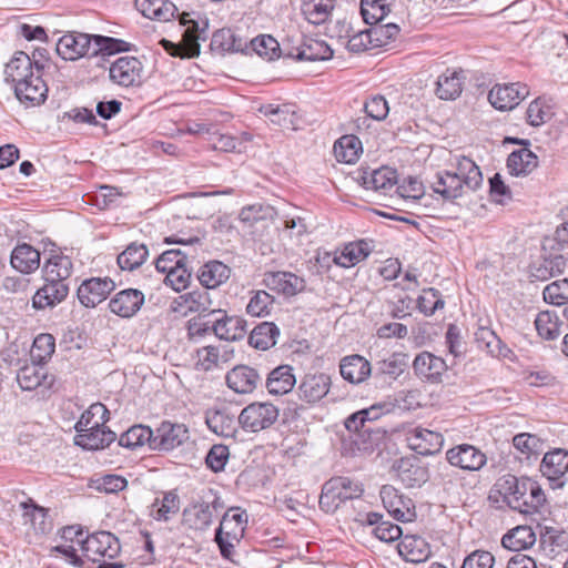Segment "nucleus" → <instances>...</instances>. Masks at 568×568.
<instances>
[{
    "instance_id": "31",
    "label": "nucleus",
    "mask_w": 568,
    "mask_h": 568,
    "mask_svg": "<svg viewBox=\"0 0 568 568\" xmlns=\"http://www.w3.org/2000/svg\"><path fill=\"white\" fill-rule=\"evenodd\" d=\"M545 501L544 490L536 481L529 479L527 489L521 498L513 500V509L524 515H532L539 510Z\"/></svg>"
},
{
    "instance_id": "33",
    "label": "nucleus",
    "mask_w": 568,
    "mask_h": 568,
    "mask_svg": "<svg viewBox=\"0 0 568 568\" xmlns=\"http://www.w3.org/2000/svg\"><path fill=\"white\" fill-rule=\"evenodd\" d=\"M396 182V171L389 168L374 170L371 173L365 172L362 176V183L365 189L384 195L395 187Z\"/></svg>"
},
{
    "instance_id": "40",
    "label": "nucleus",
    "mask_w": 568,
    "mask_h": 568,
    "mask_svg": "<svg viewBox=\"0 0 568 568\" xmlns=\"http://www.w3.org/2000/svg\"><path fill=\"white\" fill-rule=\"evenodd\" d=\"M260 112L270 121L283 129H295V110L288 103L284 104H265L260 108Z\"/></svg>"
},
{
    "instance_id": "14",
    "label": "nucleus",
    "mask_w": 568,
    "mask_h": 568,
    "mask_svg": "<svg viewBox=\"0 0 568 568\" xmlns=\"http://www.w3.org/2000/svg\"><path fill=\"white\" fill-rule=\"evenodd\" d=\"M115 288V283L109 277H92L82 282L78 287V298L85 307H95L103 302Z\"/></svg>"
},
{
    "instance_id": "5",
    "label": "nucleus",
    "mask_w": 568,
    "mask_h": 568,
    "mask_svg": "<svg viewBox=\"0 0 568 568\" xmlns=\"http://www.w3.org/2000/svg\"><path fill=\"white\" fill-rule=\"evenodd\" d=\"M190 13L182 12L180 16V22L183 26H187L183 32L182 40L179 43L171 42L166 39L161 40V44L164 50L173 57L195 58L200 54L199 43V24L196 21L189 19Z\"/></svg>"
},
{
    "instance_id": "22",
    "label": "nucleus",
    "mask_w": 568,
    "mask_h": 568,
    "mask_svg": "<svg viewBox=\"0 0 568 568\" xmlns=\"http://www.w3.org/2000/svg\"><path fill=\"white\" fill-rule=\"evenodd\" d=\"M331 387V377L324 373L306 374L301 381L297 392L302 400L315 404L324 398Z\"/></svg>"
},
{
    "instance_id": "16",
    "label": "nucleus",
    "mask_w": 568,
    "mask_h": 568,
    "mask_svg": "<svg viewBox=\"0 0 568 568\" xmlns=\"http://www.w3.org/2000/svg\"><path fill=\"white\" fill-rule=\"evenodd\" d=\"M226 385L237 394H252L262 383L258 372L247 365H237L226 373Z\"/></svg>"
},
{
    "instance_id": "57",
    "label": "nucleus",
    "mask_w": 568,
    "mask_h": 568,
    "mask_svg": "<svg viewBox=\"0 0 568 568\" xmlns=\"http://www.w3.org/2000/svg\"><path fill=\"white\" fill-rule=\"evenodd\" d=\"M274 304V297L266 291L260 290L254 292L248 304L246 305V313L251 316L263 317L271 313Z\"/></svg>"
},
{
    "instance_id": "63",
    "label": "nucleus",
    "mask_w": 568,
    "mask_h": 568,
    "mask_svg": "<svg viewBox=\"0 0 568 568\" xmlns=\"http://www.w3.org/2000/svg\"><path fill=\"white\" fill-rule=\"evenodd\" d=\"M475 341L478 344V347L485 349L487 353L494 356L500 355L501 341L490 328L485 326L478 327L475 332Z\"/></svg>"
},
{
    "instance_id": "12",
    "label": "nucleus",
    "mask_w": 568,
    "mask_h": 568,
    "mask_svg": "<svg viewBox=\"0 0 568 568\" xmlns=\"http://www.w3.org/2000/svg\"><path fill=\"white\" fill-rule=\"evenodd\" d=\"M540 471L551 483L552 488L564 487L568 473V450L556 448L546 453L540 463Z\"/></svg>"
},
{
    "instance_id": "58",
    "label": "nucleus",
    "mask_w": 568,
    "mask_h": 568,
    "mask_svg": "<svg viewBox=\"0 0 568 568\" xmlns=\"http://www.w3.org/2000/svg\"><path fill=\"white\" fill-rule=\"evenodd\" d=\"M209 428L221 436H230L233 433V419L221 410H210L205 417Z\"/></svg>"
},
{
    "instance_id": "1",
    "label": "nucleus",
    "mask_w": 568,
    "mask_h": 568,
    "mask_svg": "<svg viewBox=\"0 0 568 568\" xmlns=\"http://www.w3.org/2000/svg\"><path fill=\"white\" fill-rule=\"evenodd\" d=\"M483 184V175L476 163L467 156L456 158L455 171L437 173L432 183L433 191L445 201H454Z\"/></svg>"
},
{
    "instance_id": "47",
    "label": "nucleus",
    "mask_w": 568,
    "mask_h": 568,
    "mask_svg": "<svg viewBox=\"0 0 568 568\" xmlns=\"http://www.w3.org/2000/svg\"><path fill=\"white\" fill-rule=\"evenodd\" d=\"M361 151V141L353 134L343 135L334 144V155L338 162L354 163Z\"/></svg>"
},
{
    "instance_id": "30",
    "label": "nucleus",
    "mask_w": 568,
    "mask_h": 568,
    "mask_svg": "<svg viewBox=\"0 0 568 568\" xmlns=\"http://www.w3.org/2000/svg\"><path fill=\"white\" fill-rule=\"evenodd\" d=\"M73 271L71 258L63 254H51L45 261L42 273L43 278L58 281L70 285V277Z\"/></svg>"
},
{
    "instance_id": "24",
    "label": "nucleus",
    "mask_w": 568,
    "mask_h": 568,
    "mask_svg": "<svg viewBox=\"0 0 568 568\" xmlns=\"http://www.w3.org/2000/svg\"><path fill=\"white\" fill-rule=\"evenodd\" d=\"M42 68L43 65L38 61L33 62L26 52L18 51L6 65V80L12 82L16 87L23 81V73L29 72V78L37 77V74H41Z\"/></svg>"
},
{
    "instance_id": "3",
    "label": "nucleus",
    "mask_w": 568,
    "mask_h": 568,
    "mask_svg": "<svg viewBox=\"0 0 568 568\" xmlns=\"http://www.w3.org/2000/svg\"><path fill=\"white\" fill-rule=\"evenodd\" d=\"M222 508L223 501L210 489L200 497L199 501L184 510V520L192 529L205 530L211 526L214 513Z\"/></svg>"
},
{
    "instance_id": "23",
    "label": "nucleus",
    "mask_w": 568,
    "mask_h": 568,
    "mask_svg": "<svg viewBox=\"0 0 568 568\" xmlns=\"http://www.w3.org/2000/svg\"><path fill=\"white\" fill-rule=\"evenodd\" d=\"M144 303V294L135 288H126L116 293L109 303L112 313L129 318L135 315Z\"/></svg>"
},
{
    "instance_id": "60",
    "label": "nucleus",
    "mask_w": 568,
    "mask_h": 568,
    "mask_svg": "<svg viewBox=\"0 0 568 568\" xmlns=\"http://www.w3.org/2000/svg\"><path fill=\"white\" fill-rule=\"evenodd\" d=\"M189 264L190 262H185L164 273L166 284L176 292L185 290L190 283L192 270Z\"/></svg>"
},
{
    "instance_id": "15",
    "label": "nucleus",
    "mask_w": 568,
    "mask_h": 568,
    "mask_svg": "<svg viewBox=\"0 0 568 568\" xmlns=\"http://www.w3.org/2000/svg\"><path fill=\"white\" fill-rule=\"evenodd\" d=\"M448 366L446 362L429 352H422L413 362V369L415 375L428 383L437 384L443 379Z\"/></svg>"
},
{
    "instance_id": "4",
    "label": "nucleus",
    "mask_w": 568,
    "mask_h": 568,
    "mask_svg": "<svg viewBox=\"0 0 568 568\" xmlns=\"http://www.w3.org/2000/svg\"><path fill=\"white\" fill-rule=\"evenodd\" d=\"M278 408L268 402H254L245 406L239 415V424L245 432L258 433L275 424Z\"/></svg>"
},
{
    "instance_id": "56",
    "label": "nucleus",
    "mask_w": 568,
    "mask_h": 568,
    "mask_svg": "<svg viewBox=\"0 0 568 568\" xmlns=\"http://www.w3.org/2000/svg\"><path fill=\"white\" fill-rule=\"evenodd\" d=\"M406 365V355L394 353L378 361L375 365V369L379 375L396 378L404 372Z\"/></svg>"
},
{
    "instance_id": "11",
    "label": "nucleus",
    "mask_w": 568,
    "mask_h": 568,
    "mask_svg": "<svg viewBox=\"0 0 568 568\" xmlns=\"http://www.w3.org/2000/svg\"><path fill=\"white\" fill-rule=\"evenodd\" d=\"M142 62L135 57H121L109 69L110 80L121 87L128 88L141 83Z\"/></svg>"
},
{
    "instance_id": "32",
    "label": "nucleus",
    "mask_w": 568,
    "mask_h": 568,
    "mask_svg": "<svg viewBox=\"0 0 568 568\" xmlns=\"http://www.w3.org/2000/svg\"><path fill=\"white\" fill-rule=\"evenodd\" d=\"M528 478H517L507 474L501 476L495 484V491L498 493L503 501L513 509V500L521 498L527 489Z\"/></svg>"
},
{
    "instance_id": "36",
    "label": "nucleus",
    "mask_w": 568,
    "mask_h": 568,
    "mask_svg": "<svg viewBox=\"0 0 568 568\" xmlns=\"http://www.w3.org/2000/svg\"><path fill=\"white\" fill-rule=\"evenodd\" d=\"M230 275L231 270L227 265L220 261H210L200 268L197 277L206 288H216L225 283Z\"/></svg>"
},
{
    "instance_id": "45",
    "label": "nucleus",
    "mask_w": 568,
    "mask_h": 568,
    "mask_svg": "<svg viewBox=\"0 0 568 568\" xmlns=\"http://www.w3.org/2000/svg\"><path fill=\"white\" fill-rule=\"evenodd\" d=\"M278 335L280 329L274 323L263 322L251 332L248 343L256 349L266 351L276 344Z\"/></svg>"
},
{
    "instance_id": "50",
    "label": "nucleus",
    "mask_w": 568,
    "mask_h": 568,
    "mask_svg": "<svg viewBox=\"0 0 568 568\" xmlns=\"http://www.w3.org/2000/svg\"><path fill=\"white\" fill-rule=\"evenodd\" d=\"M109 419V410L101 403L92 404L85 412L82 413L80 419L77 422L74 428H97L103 426Z\"/></svg>"
},
{
    "instance_id": "42",
    "label": "nucleus",
    "mask_w": 568,
    "mask_h": 568,
    "mask_svg": "<svg viewBox=\"0 0 568 568\" xmlns=\"http://www.w3.org/2000/svg\"><path fill=\"white\" fill-rule=\"evenodd\" d=\"M397 548L399 555L409 562H422L429 556V549L425 540L415 536H405Z\"/></svg>"
},
{
    "instance_id": "10",
    "label": "nucleus",
    "mask_w": 568,
    "mask_h": 568,
    "mask_svg": "<svg viewBox=\"0 0 568 568\" xmlns=\"http://www.w3.org/2000/svg\"><path fill=\"white\" fill-rule=\"evenodd\" d=\"M528 94V87L520 82L496 84L489 91L488 100L496 110L507 111L517 106Z\"/></svg>"
},
{
    "instance_id": "8",
    "label": "nucleus",
    "mask_w": 568,
    "mask_h": 568,
    "mask_svg": "<svg viewBox=\"0 0 568 568\" xmlns=\"http://www.w3.org/2000/svg\"><path fill=\"white\" fill-rule=\"evenodd\" d=\"M189 438L190 434L185 425L163 422L153 432L151 449L170 452L184 445Z\"/></svg>"
},
{
    "instance_id": "39",
    "label": "nucleus",
    "mask_w": 568,
    "mask_h": 568,
    "mask_svg": "<svg viewBox=\"0 0 568 568\" xmlns=\"http://www.w3.org/2000/svg\"><path fill=\"white\" fill-rule=\"evenodd\" d=\"M536 542V534L529 526H517L501 538L503 547L520 551L530 548Z\"/></svg>"
},
{
    "instance_id": "41",
    "label": "nucleus",
    "mask_w": 568,
    "mask_h": 568,
    "mask_svg": "<svg viewBox=\"0 0 568 568\" xmlns=\"http://www.w3.org/2000/svg\"><path fill=\"white\" fill-rule=\"evenodd\" d=\"M537 165V155L527 148L513 151L507 159V168L516 176L529 174Z\"/></svg>"
},
{
    "instance_id": "28",
    "label": "nucleus",
    "mask_w": 568,
    "mask_h": 568,
    "mask_svg": "<svg viewBox=\"0 0 568 568\" xmlns=\"http://www.w3.org/2000/svg\"><path fill=\"white\" fill-rule=\"evenodd\" d=\"M135 8L148 19L168 22L178 13V7L169 0H135Z\"/></svg>"
},
{
    "instance_id": "55",
    "label": "nucleus",
    "mask_w": 568,
    "mask_h": 568,
    "mask_svg": "<svg viewBox=\"0 0 568 568\" xmlns=\"http://www.w3.org/2000/svg\"><path fill=\"white\" fill-rule=\"evenodd\" d=\"M128 50V43L123 40L93 34L92 57L111 55Z\"/></svg>"
},
{
    "instance_id": "64",
    "label": "nucleus",
    "mask_w": 568,
    "mask_h": 568,
    "mask_svg": "<svg viewBox=\"0 0 568 568\" xmlns=\"http://www.w3.org/2000/svg\"><path fill=\"white\" fill-rule=\"evenodd\" d=\"M371 28L374 37L375 47H386L393 42L399 34V27L395 23H373Z\"/></svg>"
},
{
    "instance_id": "52",
    "label": "nucleus",
    "mask_w": 568,
    "mask_h": 568,
    "mask_svg": "<svg viewBox=\"0 0 568 568\" xmlns=\"http://www.w3.org/2000/svg\"><path fill=\"white\" fill-rule=\"evenodd\" d=\"M55 349V339L51 334H39L32 344L30 356L37 364L47 363Z\"/></svg>"
},
{
    "instance_id": "7",
    "label": "nucleus",
    "mask_w": 568,
    "mask_h": 568,
    "mask_svg": "<svg viewBox=\"0 0 568 568\" xmlns=\"http://www.w3.org/2000/svg\"><path fill=\"white\" fill-rule=\"evenodd\" d=\"M381 499L390 516L403 523L413 521L416 517L413 500L399 493L390 485H384L381 489Z\"/></svg>"
},
{
    "instance_id": "35",
    "label": "nucleus",
    "mask_w": 568,
    "mask_h": 568,
    "mask_svg": "<svg viewBox=\"0 0 568 568\" xmlns=\"http://www.w3.org/2000/svg\"><path fill=\"white\" fill-rule=\"evenodd\" d=\"M295 383L293 368L290 365H281L268 374L266 388L270 394L284 395L293 389Z\"/></svg>"
},
{
    "instance_id": "49",
    "label": "nucleus",
    "mask_w": 568,
    "mask_h": 568,
    "mask_svg": "<svg viewBox=\"0 0 568 568\" xmlns=\"http://www.w3.org/2000/svg\"><path fill=\"white\" fill-rule=\"evenodd\" d=\"M153 439V430L143 425H134L125 433L121 434L119 445L126 448H135L149 444L151 447Z\"/></svg>"
},
{
    "instance_id": "34",
    "label": "nucleus",
    "mask_w": 568,
    "mask_h": 568,
    "mask_svg": "<svg viewBox=\"0 0 568 568\" xmlns=\"http://www.w3.org/2000/svg\"><path fill=\"white\" fill-rule=\"evenodd\" d=\"M10 262L12 267L17 271L29 274L38 270L40 265V253L30 244H19L12 251Z\"/></svg>"
},
{
    "instance_id": "46",
    "label": "nucleus",
    "mask_w": 568,
    "mask_h": 568,
    "mask_svg": "<svg viewBox=\"0 0 568 568\" xmlns=\"http://www.w3.org/2000/svg\"><path fill=\"white\" fill-rule=\"evenodd\" d=\"M148 247L138 242H133L118 255L116 262L121 270L133 271L140 267L148 258Z\"/></svg>"
},
{
    "instance_id": "25",
    "label": "nucleus",
    "mask_w": 568,
    "mask_h": 568,
    "mask_svg": "<svg viewBox=\"0 0 568 568\" xmlns=\"http://www.w3.org/2000/svg\"><path fill=\"white\" fill-rule=\"evenodd\" d=\"M115 438V433L105 427L104 424L92 429H77L74 444L87 450H98L108 447Z\"/></svg>"
},
{
    "instance_id": "27",
    "label": "nucleus",
    "mask_w": 568,
    "mask_h": 568,
    "mask_svg": "<svg viewBox=\"0 0 568 568\" xmlns=\"http://www.w3.org/2000/svg\"><path fill=\"white\" fill-rule=\"evenodd\" d=\"M372 252V245L365 240L351 242L344 245L341 252H335L333 263L341 267H352L364 261Z\"/></svg>"
},
{
    "instance_id": "13",
    "label": "nucleus",
    "mask_w": 568,
    "mask_h": 568,
    "mask_svg": "<svg viewBox=\"0 0 568 568\" xmlns=\"http://www.w3.org/2000/svg\"><path fill=\"white\" fill-rule=\"evenodd\" d=\"M446 459L450 466L469 471L481 469L487 462L486 455L469 444H460L448 449Z\"/></svg>"
},
{
    "instance_id": "20",
    "label": "nucleus",
    "mask_w": 568,
    "mask_h": 568,
    "mask_svg": "<svg viewBox=\"0 0 568 568\" xmlns=\"http://www.w3.org/2000/svg\"><path fill=\"white\" fill-rule=\"evenodd\" d=\"M220 314L212 325V332L220 339L241 341L246 335V321L240 316L227 315L225 311L217 310Z\"/></svg>"
},
{
    "instance_id": "29",
    "label": "nucleus",
    "mask_w": 568,
    "mask_h": 568,
    "mask_svg": "<svg viewBox=\"0 0 568 568\" xmlns=\"http://www.w3.org/2000/svg\"><path fill=\"white\" fill-rule=\"evenodd\" d=\"M339 372L344 379L353 384H359L371 375L372 366L366 358L355 354L341 361Z\"/></svg>"
},
{
    "instance_id": "38",
    "label": "nucleus",
    "mask_w": 568,
    "mask_h": 568,
    "mask_svg": "<svg viewBox=\"0 0 568 568\" xmlns=\"http://www.w3.org/2000/svg\"><path fill=\"white\" fill-rule=\"evenodd\" d=\"M48 376L42 364L32 362L18 371L17 382L23 390H33L39 386H50L51 381L47 382Z\"/></svg>"
},
{
    "instance_id": "43",
    "label": "nucleus",
    "mask_w": 568,
    "mask_h": 568,
    "mask_svg": "<svg viewBox=\"0 0 568 568\" xmlns=\"http://www.w3.org/2000/svg\"><path fill=\"white\" fill-rule=\"evenodd\" d=\"M545 251L548 252V254L544 256L541 264L536 268V273L534 274L540 280L561 274L567 265L566 256H568V252L558 251L557 245L556 251Z\"/></svg>"
},
{
    "instance_id": "37",
    "label": "nucleus",
    "mask_w": 568,
    "mask_h": 568,
    "mask_svg": "<svg viewBox=\"0 0 568 568\" xmlns=\"http://www.w3.org/2000/svg\"><path fill=\"white\" fill-rule=\"evenodd\" d=\"M463 72L447 69L436 82V93L442 100H454L463 91Z\"/></svg>"
},
{
    "instance_id": "21",
    "label": "nucleus",
    "mask_w": 568,
    "mask_h": 568,
    "mask_svg": "<svg viewBox=\"0 0 568 568\" xmlns=\"http://www.w3.org/2000/svg\"><path fill=\"white\" fill-rule=\"evenodd\" d=\"M408 446L420 455L438 453L444 444V437L437 432L415 427L407 433Z\"/></svg>"
},
{
    "instance_id": "62",
    "label": "nucleus",
    "mask_w": 568,
    "mask_h": 568,
    "mask_svg": "<svg viewBox=\"0 0 568 568\" xmlns=\"http://www.w3.org/2000/svg\"><path fill=\"white\" fill-rule=\"evenodd\" d=\"M544 300L554 305L568 303V278L557 280L544 288Z\"/></svg>"
},
{
    "instance_id": "54",
    "label": "nucleus",
    "mask_w": 568,
    "mask_h": 568,
    "mask_svg": "<svg viewBox=\"0 0 568 568\" xmlns=\"http://www.w3.org/2000/svg\"><path fill=\"white\" fill-rule=\"evenodd\" d=\"M23 524L29 525L36 532H45L48 530L47 514L41 507L33 504L21 503Z\"/></svg>"
},
{
    "instance_id": "48",
    "label": "nucleus",
    "mask_w": 568,
    "mask_h": 568,
    "mask_svg": "<svg viewBox=\"0 0 568 568\" xmlns=\"http://www.w3.org/2000/svg\"><path fill=\"white\" fill-rule=\"evenodd\" d=\"M333 57V49L324 41L306 40L300 48L297 58L306 61L328 60Z\"/></svg>"
},
{
    "instance_id": "6",
    "label": "nucleus",
    "mask_w": 568,
    "mask_h": 568,
    "mask_svg": "<svg viewBox=\"0 0 568 568\" xmlns=\"http://www.w3.org/2000/svg\"><path fill=\"white\" fill-rule=\"evenodd\" d=\"M165 243L168 244H181L184 248H173L163 252L155 262V267L161 273H166L168 271L178 267L185 262H191L195 258L196 252L193 248L194 244H199L201 246V240L199 237H190L184 240L178 236H170L165 239Z\"/></svg>"
},
{
    "instance_id": "17",
    "label": "nucleus",
    "mask_w": 568,
    "mask_h": 568,
    "mask_svg": "<svg viewBox=\"0 0 568 568\" xmlns=\"http://www.w3.org/2000/svg\"><path fill=\"white\" fill-rule=\"evenodd\" d=\"M210 294L205 291H193L175 298L171 310L186 316L189 313L215 314L217 310L212 308Z\"/></svg>"
},
{
    "instance_id": "19",
    "label": "nucleus",
    "mask_w": 568,
    "mask_h": 568,
    "mask_svg": "<svg viewBox=\"0 0 568 568\" xmlns=\"http://www.w3.org/2000/svg\"><path fill=\"white\" fill-rule=\"evenodd\" d=\"M44 284L34 293L32 297V305L37 310H44L47 307H54L65 300L70 292V285L43 278Z\"/></svg>"
},
{
    "instance_id": "2",
    "label": "nucleus",
    "mask_w": 568,
    "mask_h": 568,
    "mask_svg": "<svg viewBox=\"0 0 568 568\" xmlns=\"http://www.w3.org/2000/svg\"><path fill=\"white\" fill-rule=\"evenodd\" d=\"M363 491L362 485L349 477H333L322 487L320 507L326 513H334L341 504L361 497Z\"/></svg>"
},
{
    "instance_id": "44",
    "label": "nucleus",
    "mask_w": 568,
    "mask_h": 568,
    "mask_svg": "<svg viewBox=\"0 0 568 568\" xmlns=\"http://www.w3.org/2000/svg\"><path fill=\"white\" fill-rule=\"evenodd\" d=\"M334 8V0H308L303 2L302 12L310 23L320 26L328 21Z\"/></svg>"
},
{
    "instance_id": "61",
    "label": "nucleus",
    "mask_w": 568,
    "mask_h": 568,
    "mask_svg": "<svg viewBox=\"0 0 568 568\" xmlns=\"http://www.w3.org/2000/svg\"><path fill=\"white\" fill-rule=\"evenodd\" d=\"M195 367L196 369L209 372L217 367L220 359V352L216 346L207 345L196 349L195 352Z\"/></svg>"
},
{
    "instance_id": "59",
    "label": "nucleus",
    "mask_w": 568,
    "mask_h": 568,
    "mask_svg": "<svg viewBox=\"0 0 568 568\" xmlns=\"http://www.w3.org/2000/svg\"><path fill=\"white\" fill-rule=\"evenodd\" d=\"M274 215L275 210L273 206L263 204H252L241 210L239 219L241 222L252 225L262 220L273 219Z\"/></svg>"
},
{
    "instance_id": "26",
    "label": "nucleus",
    "mask_w": 568,
    "mask_h": 568,
    "mask_svg": "<svg viewBox=\"0 0 568 568\" xmlns=\"http://www.w3.org/2000/svg\"><path fill=\"white\" fill-rule=\"evenodd\" d=\"M17 99L26 105H39L47 99L48 87L41 74L30 78L29 82H21L14 87Z\"/></svg>"
},
{
    "instance_id": "18",
    "label": "nucleus",
    "mask_w": 568,
    "mask_h": 568,
    "mask_svg": "<svg viewBox=\"0 0 568 568\" xmlns=\"http://www.w3.org/2000/svg\"><path fill=\"white\" fill-rule=\"evenodd\" d=\"M263 284L268 290L285 296H294L305 290L304 278L291 272H266Z\"/></svg>"
},
{
    "instance_id": "9",
    "label": "nucleus",
    "mask_w": 568,
    "mask_h": 568,
    "mask_svg": "<svg viewBox=\"0 0 568 568\" xmlns=\"http://www.w3.org/2000/svg\"><path fill=\"white\" fill-rule=\"evenodd\" d=\"M93 34L68 32L57 43V53L68 61L92 57Z\"/></svg>"
},
{
    "instance_id": "53",
    "label": "nucleus",
    "mask_w": 568,
    "mask_h": 568,
    "mask_svg": "<svg viewBox=\"0 0 568 568\" xmlns=\"http://www.w3.org/2000/svg\"><path fill=\"white\" fill-rule=\"evenodd\" d=\"M535 326L538 335L545 339H555L560 334L559 318L555 313L549 311L540 312L537 315Z\"/></svg>"
},
{
    "instance_id": "51",
    "label": "nucleus",
    "mask_w": 568,
    "mask_h": 568,
    "mask_svg": "<svg viewBox=\"0 0 568 568\" xmlns=\"http://www.w3.org/2000/svg\"><path fill=\"white\" fill-rule=\"evenodd\" d=\"M390 12V3L387 0H362L361 13L367 24L379 23Z\"/></svg>"
}]
</instances>
